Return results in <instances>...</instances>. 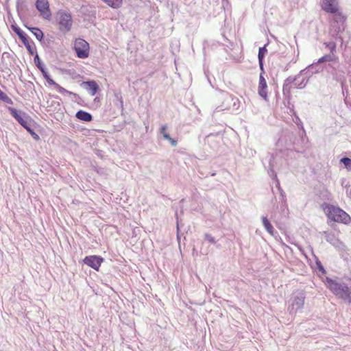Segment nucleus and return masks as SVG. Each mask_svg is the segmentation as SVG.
Returning a JSON list of instances; mask_svg holds the SVG:
<instances>
[{"label": "nucleus", "mask_w": 351, "mask_h": 351, "mask_svg": "<svg viewBox=\"0 0 351 351\" xmlns=\"http://www.w3.org/2000/svg\"><path fill=\"white\" fill-rule=\"evenodd\" d=\"M280 195L282 196V200L284 201V204L282 205L283 207L286 208L287 207V204H286V199H285V193L283 192V191H281L280 192Z\"/></svg>", "instance_id": "obj_42"}, {"label": "nucleus", "mask_w": 351, "mask_h": 351, "mask_svg": "<svg viewBox=\"0 0 351 351\" xmlns=\"http://www.w3.org/2000/svg\"><path fill=\"white\" fill-rule=\"evenodd\" d=\"M36 9L40 15L45 19L49 20L51 17V12L49 8V3L47 0H36L35 3Z\"/></svg>", "instance_id": "obj_11"}, {"label": "nucleus", "mask_w": 351, "mask_h": 351, "mask_svg": "<svg viewBox=\"0 0 351 351\" xmlns=\"http://www.w3.org/2000/svg\"><path fill=\"white\" fill-rule=\"evenodd\" d=\"M4 56H9V53L4 52V53H3V57H4Z\"/></svg>", "instance_id": "obj_44"}, {"label": "nucleus", "mask_w": 351, "mask_h": 351, "mask_svg": "<svg viewBox=\"0 0 351 351\" xmlns=\"http://www.w3.org/2000/svg\"><path fill=\"white\" fill-rule=\"evenodd\" d=\"M169 141L173 147H176L178 144V141L173 138H171V139L169 140Z\"/></svg>", "instance_id": "obj_41"}, {"label": "nucleus", "mask_w": 351, "mask_h": 351, "mask_svg": "<svg viewBox=\"0 0 351 351\" xmlns=\"http://www.w3.org/2000/svg\"><path fill=\"white\" fill-rule=\"evenodd\" d=\"M304 74H306V73H304L302 75L300 80L295 82V88H299V89H302V88H304L306 86V84L308 83V76L303 77Z\"/></svg>", "instance_id": "obj_26"}, {"label": "nucleus", "mask_w": 351, "mask_h": 351, "mask_svg": "<svg viewBox=\"0 0 351 351\" xmlns=\"http://www.w3.org/2000/svg\"><path fill=\"white\" fill-rule=\"evenodd\" d=\"M114 97H116L117 101V102L115 104L116 106L119 107L120 108H121V110H123V98H122V96L121 95V94L115 93Z\"/></svg>", "instance_id": "obj_33"}, {"label": "nucleus", "mask_w": 351, "mask_h": 351, "mask_svg": "<svg viewBox=\"0 0 351 351\" xmlns=\"http://www.w3.org/2000/svg\"><path fill=\"white\" fill-rule=\"evenodd\" d=\"M271 173L272 174H274V171H273V169H271Z\"/></svg>", "instance_id": "obj_46"}, {"label": "nucleus", "mask_w": 351, "mask_h": 351, "mask_svg": "<svg viewBox=\"0 0 351 351\" xmlns=\"http://www.w3.org/2000/svg\"><path fill=\"white\" fill-rule=\"evenodd\" d=\"M324 45L330 50L331 54H335L337 49V44L335 41L326 42Z\"/></svg>", "instance_id": "obj_28"}, {"label": "nucleus", "mask_w": 351, "mask_h": 351, "mask_svg": "<svg viewBox=\"0 0 351 351\" xmlns=\"http://www.w3.org/2000/svg\"><path fill=\"white\" fill-rule=\"evenodd\" d=\"M11 115L28 132L32 128V119L24 112L18 110L14 108L8 107Z\"/></svg>", "instance_id": "obj_7"}, {"label": "nucleus", "mask_w": 351, "mask_h": 351, "mask_svg": "<svg viewBox=\"0 0 351 351\" xmlns=\"http://www.w3.org/2000/svg\"><path fill=\"white\" fill-rule=\"evenodd\" d=\"M34 60V63H35L36 66L40 71L44 78L46 80L47 83L49 84L51 82H53V80L51 78L48 72L46 71V69L45 68V65H44L43 62H42L41 59L40 58L38 53L36 54Z\"/></svg>", "instance_id": "obj_14"}, {"label": "nucleus", "mask_w": 351, "mask_h": 351, "mask_svg": "<svg viewBox=\"0 0 351 351\" xmlns=\"http://www.w3.org/2000/svg\"><path fill=\"white\" fill-rule=\"evenodd\" d=\"M322 8L328 13L336 14L338 12V3L337 0H324Z\"/></svg>", "instance_id": "obj_13"}, {"label": "nucleus", "mask_w": 351, "mask_h": 351, "mask_svg": "<svg viewBox=\"0 0 351 351\" xmlns=\"http://www.w3.org/2000/svg\"><path fill=\"white\" fill-rule=\"evenodd\" d=\"M316 265L319 271H321L323 274L326 273V271L324 269V266L322 265L321 261H319L318 259H317L316 261Z\"/></svg>", "instance_id": "obj_36"}, {"label": "nucleus", "mask_w": 351, "mask_h": 351, "mask_svg": "<svg viewBox=\"0 0 351 351\" xmlns=\"http://www.w3.org/2000/svg\"><path fill=\"white\" fill-rule=\"evenodd\" d=\"M109 6L113 8H118L122 3V0H103Z\"/></svg>", "instance_id": "obj_27"}, {"label": "nucleus", "mask_w": 351, "mask_h": 351, "mask_svg": "<svg viewBox=\"0 0 351 351\" xmlns=\"http://www.w3.org/2000/svg\"><path fill=\"white\" fill-rule=\"evenodd\" d=\"M28 132L31 134V136H32V138H33L34 139H35V140H36V141H38V140H39V139H40V136H39V135H38L37 133H36V132H34V128H31V130H29L28 131Z\"/></svg>", "instance_id": "obj_37"}, {"label": "nucleus", "mask_w": 351, "mask_h": 351, "mask_svg": "<svg viewBox=\"0 0 351 351\" xmlns=\"http://www.w3.org/2000/svg\"><path fill=\"white\" fill-rule=\"evenodd\" d=\"M75 117L77 119L86 122H90L93 120L92 114L82 110L77 111Z\"/></svg>", "instance_id": "obj_20"}, {"label": "nucleus", "mask_w": 351, "mask_h": 351, "mask_svg": "<svg viewBox=\"0 0 351 351\" xmlns=\"http://www.w3.org/2000/svg\"><path fill=\"white\" fill-rule=\"evenodd\" d=\"M304 71H305V70H302L300 72V73L298 74L296 76H295V77L289 76L285 80V82L283 84V93H285L286 91H287V92L289 91V89H290L289 85L290 84H293V85L295 86V82L300 80L302 75L304 73Z\"/></svg>", "instance_id": "obj_16"}, {"label": "nucleus", "mask_w": 351, "mask_h": 351, "mask_svg": "<svg viewBox=\"0 0 351 351\" xmlns=\"http://www.w3.org/2000/svg\"><path fill=\"white\" fill-rule=\"evenodd\" d=\"M223 101L221 107H217L218 110H229L232 112L237 113L240 111V101L234 95L225 93L223 94Z\"/></svg>", "instance_id": "obj_6"}, {"label": "nucleus", "mask_w": 351, "mask_h": 351, "mask_svg": "<svg viewBox=\"0 0 351 351\" xmlns=\"http://www.w3.org/2000/svg\"><path fill=\"white\" fill-rule=\"evenodd\" d=\"M267 50L266 49V45H264L262 47H260L258 49V64L260 66V69L263 72V61H264V57L265 54L267 53Z\"/></svg>", "instance_id": "obj_21"}, {"label": "nucleus", "mask_w": 351, "mask_h": 351, "mask_svg": "<svg viewBox=\"0 0 351 351\" xmlns=\"http://www.w3.org/2000/svg\"><path fill=\"white\" fill-rule=\"evenodd\" d=\"M340 162L343 164L346 169H351V159L350 158L343 157L340 160Z\"/></svg>", "instance_id": "obj_34"}, {"label": "nucleus", "mask_w": 351, "mask_h": 351, "mask_svg": "<svg viewBox=\"0 0 351 351\" xmlns=\"http://www.w3.org/2000/svg\"><path fill=\"white\" fill-rule=\"evenodd\" d=\"M12 30L17 34L19 38L21 39L26 49H27L29 54L33 55L34 53H37L36 50V46L33 41L32 43L29 41V39L27 34L18 26L12 25Z\"/></svg>", "instance_id": "obj_9"}, {"label": "nucleus", "mask_w": 351, "mask_h": 351, "mask_svg": "<svg viewBox=\"0 0 351 351\" xmlns=\"http://www.w3.org/2000/svg\"><path fill=\"white\" fill-rule=\"evenodd\" d=\"M323 282L337 298L341 299L348 304H351V286H348L341 278L337 277L332 278L326 276Z\"/></svg>", "instance_id": "obj_1"}, {"label": "nucleus", "mask_w": 351, "mask_h": 351, "mask_svg": "<svg viewBox=\"0 0 351 351\" xmlns=\"http://www.w3.org/2000/svg\"><path fill=\"white\" fill-rule=\"evenodd\" d=\"M104 261V258L98 255L86 256L82 260L84 264L88 265L95 271H99L101 263Z\"/></svg>", "instance_id": "obj_10"}, {"label": "nucleus", "mask_w": 351, "mask_h": 351, "mask_svg": "<svg viewBox=\"0 0 351 351\" xmlns=\"http://www.w3.org/2000/svg\"><path fill=\"white\" fill-rule=\"evenodd\" d=\"M0 100L8 104H12L13 101L5 93L0 89Z\"/></svg>", "instance_id": "obj_30"}, {"label": "nucleus", "mask_w": 351, "mask_h": 351, "mask_svg": "<svg viewBox=\"0 0 351 351\" xmlns=\"http://www.w3.org/2000/svg\"><path fill=\"white\" fill-rule=\"evenodd\" d=\"M264 73H265L264 71H263V72L261 71V73L260 74L258 91L259 95L262 98L267 99V82L263 76Z\"/></svg>", "instance_id": "obj_15"}, {"label": "nucleus", "mask_w": 351, "mask_h": 351, "mask_svg": "<svg viewBox=\"0 0 351 351\" xmlns=\"http://www.w3.org/2000/svg\"><path fill=\"white\" fill-rule=\"evenodd\" d=\"M262 221L263 226L265 227L267 232L271 235H274V233L276 232L275 231V229L274 228L273 226L271 225L269 219L266 217H263Z\"/></svg>", "instance_id": "obj_23"}, {"label": "nucleus", "mask_w": 351, "mask_h": 351, "mask_svg": "<svg viewBox=\"0 0 351 351\" xmlns=\"http://www.w3.org/2000/svg\"><path fill=\"white\" fill-rule=\"evenodd\" d=\"M338 57L337 56H335V54H326L324 56H323L322 57H321L318 61H319V63H320L321 64H322L323 63H325V62H328V63H330V62H332V61H334L335 60H336Z\"/></svg>", "instance_id": "obj_24"}, {"label": "nucleus", "mask_w": 351, "mask_h": 351, "mask_svg": "<svg viewBox=\"0 0 351 351\" xmlns=\"http://www.w3.org/2000/svg\"><path fill=\"white\" fill-rule=\"evenodd\" d=\"M305 294L302 291H297L291 294L288 301L287 311L289 314H295L300 311L304 304Z\"/></svg>", "instance_id": "obj_4"}, {"label": "nucleus", "mask_w": 351, "mask_h": 351, "mask_svg": "<svg viewBox=\"0 0 351 351\" xmlns=\"http://www.w3.org/2000/svg\"><path fill=\"white\" fill-rule=\"evenodd\" d=\"M56 21L61 32H69L72 27L73 20L70 12L64 10H59L56 12Z\"/></svg>", "instance_id": "obj_5"}, {"label": "nucleus", "mask_w": 351, "mask_h": 351, "mask_svg": "<svg viewBox=\"0 0 351 351\" xmlns=\"http://www.w3.org/2000/svg\"><path fill=\"white\" fill-rule=\"evenodd\" d=\"M177 229H178V230L179 229V224H178V222L177 223Z\"/></svg>", "instance_id": "obj_45"}, {"label": "nucleus", "mask_w": 351, "mask_h": 351, "mask_svg": "<svg viewBox=\"0 0 351 351\" xmlns=\"http://www.w3.org/2000/svg\"><path fill=\"white\" fill-rule=\"evenodd\" d=\"M294 121L298 126H300L303 130L302 122L298 116H295Z\"/></svg>", "instance_id": "obj_38"}, {"label": "nucleus", "mask_w": 351, "mask_h": 351, "mask_svg": "<svg viewBox=\"0 0 351 351\" xmlns=\"http://www.w3.org/2000/svg\"><path fill=\"white\" fill-rule=\"evenodd\" d=\"M324 69L328 73L332 75L333 80L341 82L343 94L345 91L348 93V88L343 84L344 71L341 68L339 58L332 62L325 64Z\"/></svg>", "instance_id": "obj_3"}, {"label": "nucleus", "mask_w": 351, "mask_h": 351, "mask_svg": "<svg viewBox=\"0 0 351 351\" xmlns=\"http://www.w3.org/2000/svg\"><path fill=\"white\" fill-rule=\"evenodd\" d=\"M0 100L8 104H12L13 101L5 93L0 89Z\"/></svg>", "instance_id": "obj_31"}, {"label": "nucleus", "mask_w": 351, "mask_h": 351, "mask_svg": "<svg viewBox=\"0 0 351 351\" xmlns=\"http://www.w3.org/2000/svg\"><path fill=\"white\" fill-rule=\"evenodd\" d=\"M345 28L346 25L339 26L335 25H330V32H337L341 34L344 32Z\"/></svg>", "instance_id": "obj_29"}, {"label": "nucleus", "mask_w": 351, "mask_h": 351, "mask_svg": "<svg viewBox=\"0 0 351 351\" xmlns=\"http://www.w3.org/2000/svg\"><path fill=\"white\" fill-rule=\"evenodd\" d=\"M346 17L345 16L340 12L334 14L332 21H331L330 25H335L339 26L346 25Z\"/></svg>", "instance_id": "obj_19"}, {"label": "nucleus", "mask_w": 351, "mask_h": 351, "mask_svg": "<svg viewBox=\"0 0 351 351\" xmlns=\"http://www.w3.org/2000/svg\"><path fill=\"white\" fill-rule=\"evenodd\" d=\"M84 85L87 90H88L92 96H94L99 90V86L94 80L83 82Z\"/></svg>", "instance_id": "obj_18"}, {"label": "nucleus", "mask_w": 351, "mask_h": 351, "mask_svg": "<svg viewBox=\"0 0 351 351\" xmlns=\"http://www.w3.org/2000/svg\"><path fill=\"white\" fill-rule=\"evenodd\" d=\"M204 239L211 244H215L216 243L215 239L211 234L208 233L204 234Z\"/></svg>", "instance_id": "obj_35"}, {"label": "nucleus", "mask_w": 351, "mask_h": 351, "mask_svg": "<svg viewBox=\"0 0 351 351\" xmlns=\"http://www.w3.org/2000/svg\"><path fill=\"white\" fill-rule=\"evenodd\" d=\"M324 69V64H321L319 61L314 62L307 66L304 70L305 73H309L310 75L319 73Z\"/></svg>", "instance_id": "obj_17"}, {"label": "nucleus", "mask_w": 351, "mask_h": 351, "mask_svg": "<svg viewBox=\"0 0 351 351\" xmlns=\"http://www.w3.org/2000/svg\"><path fill=\"white\" fill-rule=\"evenodd\" d=\"M169 141L173 147H176L178 144V141L173 138H171V139L169 140Z\"/></svg>", "instance_id": "obj_40"}, {"label": "nucleus", "mask_w": 351, "mask_h": 351, "mask_svg": "<svg viewBox=\"0 0 351 351\" xmlns=\"http://www.w3.org/2000/svg\"><path fill=\"white\" fill-rule=\"evenodd\" d=\"M212 136V134H209L207 136L208 138Z\"/></svg>", "instance_id": "obj_47"}, {"label": "nucleus", "mask_w": 351, "mask_h": 351, "mask_svg": "<svg viewBox=\"0 0 351 351\" xmlns=\"http://www.w3.org/2000/svg\"><path fill=\"white\" fill-rule=\"evenodd\" d=\"M324 210L328 218L332 221L345 224H348L351 221L350 215L339 207L326 204L324 208Z\"/></svg>", "instance_id": "obj_2"}, {"label": "nucleus", "mask_w": 351, "mask_h": 351, "mask_svg": "<svg viewBox=\"0 0 351 351\" xmlns=\"http://www.w3.org/2000/svg\"><path fill=\"white\" fill-rule=\"evenodd\" d=\"M163 138H164L165 140L169 141V140H170V139H171V137L170 136L169 134V133H167V134H164Z\"/></svg>", "instance_id": "obj_43"}, {"label": "nucleus", "mask_w": 351, "mask_h": 351, "mask_svg": "<svg viewBox=\"0 0 351 351\" xmlns=\"http://www.w3.org/2000/svg\"><path fill=\"white\" fill-rule=\"evenodd\" d=\"M324 234L325 235L326 240L335 248L341 250L344 247V244L338 238V233L332 231H324Z\"/></svg>", "instance_id": "obj_12"}, {"label": "nucleus", "mask_w": 351, "mask_h": 351, "mask_svg": "<svg viewBox=\"0 0 351 351\" xmlns=\"http://www.w3.org/2000/svg\"><path fill=\"white\" fill-rule=\"evenodd\" d=\"M27 27L32 32L38 40L41 41L43 40L44 34L38 27Z\"/></svg>", "instance_id": "obj_25"}, {"label": "nucleus", "mask_w": 351, "mask_h": 351, "mask_svg": "<svg viewBox=\"0 0 351 351\" xmlns=\"http://www.w3.org/2000/svg\"><path fill=\"white\" fill-rule=\"evenodd\" d=\"M49 84L50 85H53L55 88L60 93H62V94H68L69 95H73L74 97H77V95L73 93V92H71L69 90H67L66 89H65L64 88L62 87L61 86H60L58 84H57L56 82H54L53 80V82H51Z\"/></svg>", "instance_id": "obj_22"}, {"label": "nucleus", "mask_w": 351, "mask_h": 351, "mask_svg": "<svg viewBox=\"0 0 351 351\" xmlns=\"http://www.w3.org/2000/svg\"><path fill=\"white\" fill-rule=\"evenodd\" d=\"M330 34L333 39H335L336 40H339L341 42V47H343L344 40H343V37L342 36V35L341 34L330 32Z\"/></svg>", "instance_id": "obj_32"}, {"label": "nucleus", "mask_w": 351, "mask_h": 351, "mask_svg": "<svg viewBox=\"0 0 351 351\" xmlns=\"http://www.w3.org/2000/svg\"><path fill=\"white\" fill-rule=\"evenodd\" d=\"M73 48L77 58L84 59L89 56V43L84 39L80 38H76L74 43Z\"/></svg>", "instance_id": "obj_8"}, {"label": "nucleus", "mask_w": 351, "mask_h": 351, "mask_svg": "<svg viewBox=\"0 0 351 351\" xmlns=\"http://www.w3.org/2000/svg\"><path fill=\"white\" fill-rule=\"evenodd\" d=\"M167 128V125H164L160 129V134L162 136V137L164 136L165 134H167V132L166 131Z\"/></svg>", "instance_id": "obj_39"}]
</instances>
